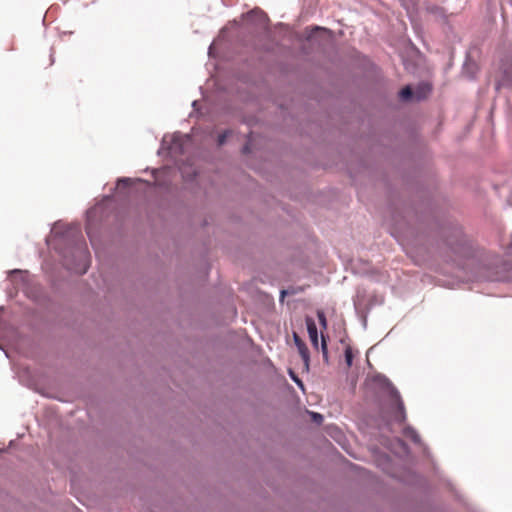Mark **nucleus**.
I'll list each match as a JSON object with an SVG mask.
<instances>
[{"mask_svg": "<svg viewBox=\"0 0 512 512\" xmlns=\"http://www.w3.org/2000/svg\"><path fill=\"white\" fill-rule=\"evenodd\" d=\"M489 281H512V261L496 258L489 267L487 275Z\"/></svg>", "mask_w": 512, "mask_h": 512, "instance_id": "3", "label": "nucleus"}, {"mask_svg": "<svg viewBox=\"0 0 512 512\" xmlns=\"http://www.w3.org/2000/svg\"><path fill=\"white\" fill-rule=\"evenodd\" d=\"M129 182H130V178H121L118 180L117 185L118 186H120V185L126 186L129 184Z\"/></svg>", "mask_w": 512, "mask_h": 512, "instance_id": "18", "label": "nucleus"}, {"mask_svg": "<svg viewBox=\"0 0 512 512\" xmlns=\"http://www.w3.org/2000/svg\"><path fill=\"white\" fill-rule=\"evenodd\" d=\"M242 152H243L244 154H247V153H249V152H250V145H249V143H247V144H245V145L243 146V148H242Z\"/></svg>", "mask_w": 512, "mask_h": 512, "instance_id": "19", "label": "nucleus"}, {"mask_svg": "<svg viewBox=\"0 0 512 512\" xmlns=\"http://www.w3.org/2000/svg\"><path fill=\"white\" fill-rule=\"evenodd\" d=\"M229 133H230L229 131H225V132H223L222 134H220L218 136V145L219 146H221V145H223L225 143L226 138H227Z\"/></svg>", "mask_w": 512, "mask_h": 512, "instance_id": "15", "label": "nucleus"}, {"mask_svg": "<svg viewBox=\"0 0 512 512\" xmlns=\"http://www.w3.org/2000/svg\"><path fill=\"white\" fill-rule=\"evenodd\" d=\"M293 338H294V342H295L296 346L298 347L299 353L305 363V366L308 367V362H309L308 348L306 347L305 343L299 338V336L296 333L293 334Z\"/></svg>", "mask_w": 512, "mask_h": 512, "instance_id": "8", "label": "nucleus"}, {"mask_svg": "<svg viewBox=\"0 0 512 512\" xmlns=\"http://www.w3.org/2000/svg\"><path fill=\"white\" fill-rule=\"evenodd\" d=\"M290 374H291V377H292L293 381H294V382H295V383H296V384H297L301 389H303V383H302V381H301L297 376H295V375L293 374V372H292V371L290 372Z\"/></svg>", "mask_w": 512, "mask_h": 512, "instance_id": "17", "label": "nucleus"}, {"mask_svg": "<svg viewBox=\"0 0 512 512\" xmlns=\"http://www.w3.org/2000/svg\"><path fill=\"white\" fill-rule=\"evenodd\" d=\"M412 94H413V92H412L411 87H410V86H406V87H404V88L399 92V97H400V99H401V100H403V101H407V100L411 99Z\"/></svg>", "mask_w": 512, "mask_h": 512, "instance_id": "11", "label": "nucleus"}, {"mask_svg": "<svg viewBox=\"0 0 512 512\" xmlns=\"http://www.w3.org/2000/svg\"><path fill=\"white\" fill-rule=\"evenodd\" d=\"M403 433L406 437H409L414 443H420V436L413 427H405Z\"/></svg>", "mask_w": 512, "mask_h": 512, "instance_id": "9", "label": "nucleus"}, {"mask_svg": "<svg viewBox=\"0 0 512 512\" xmlns=\"http://www.w3.org/2000/svg\"><path fill=\"white\" fill-rule=\"evenodd\" d=\"M75 254L77 255L79 261L76 264L70 263L68 259H65V265L69 270H72L78 274H84L88 270V257L89 253L85 247H77L75 249Z\"/></svg>", "mask_w": 512, "mask_h": 512, "instance_id": "4", "label": "nucleus"}, {"mask_svg": "<svg viewBox=\"0 0 512 512\" xmlns=\"http://www.w3.org/2000/svg\"><path fill=\"white\" fill-rule=\"evenodd\" d=\"M463 248H464L463 244L460 243V244H458V246L456 248L453 247L452 250L454 253H459V251Z\"/></svg>", "mask_w": 512, "mask_h": 512, "instance_id": "20", "label": "nucleus"}, {"mask_svg": "<svg viewBox=\"0 0 512 512\" xmlns=\"http://www.w3.org/2000/svg\"><path fill=\"white\" fill-rule=\"evenodd\" d=\"M17 272H20L19 270H13L11 271V273H17Z\"/></svg>", "mask_w": 512, "mask_h": 512, "instance_id": "24", "label": "nucleus"}, {"mask_svg": "<svg viewBox=\"0 0 512 512\" xmlns=\"http://www.w3.org/2000/svg\"><path fill=\"white\" fill-rule=\"evenodd\" d=\"M285 294H286V291L282 290V291H281V297H284V296H285Z\"/></svg>", "mask_w": 512, "mask_h": 512, "instance_id": "22", "label": "nucleus"}, {"mask_svg": "<svg viewBox=\"0 0 512 512\" xmlns=\"http://www.w3.org/2000/svg\"><path fill=\"white\" fill-rule=\"evenodd\" d=\"M345 361H346V364L348 367H350L352 365V361H353V355H352V350L350 347H347L345 349Z\"/></svg>", "mask_w": 512, "mask_h": 512, "instance_id": "13", "label": "nucleus"}, {"mask_svg": "<svg viewBox=\"0 0 512 512\" xmlns=\"http://www.w3.org/2000/svg\"><path fill=\"white\" fill-rule=\"evenodd\" d=\"M305 322H306L307 331L309 334L311 344L313 345L314 348L318 349L319 343H318V330H317L316 323H315L314 319L310 316H307L305 318Z\"/></svg>", "mask_w": 512, "mask_h": 512, "instance_id": "5", "label": "nucleus"}, {"mask_svg": "<svg viewBox=\"0 0 512 512\" xmlns=\"http://www.w3.org/2000/svg\"><path fill=\"white\" fill-rule=\"evenodd\" d=\"M321 339H322L321 349H322L324 357H327V355H328L327 344H326L323 334L321 335Z\"/></svg>", "mask_w": 512, "mask_h": 512, "instance_id": "16", "label": "nucleus"}, {"mask_svg": "<svg viewBox=\"0 0 512 512\" xmlns=\"http://www.w3.org/2000/svg\"><path fill=\"white\" fill-rule=\"evenodd\" d=\"M503 81L512 84V50L511 53L503 60Z\"/></svg>", "mask_w": 512, "mask_h": 512, "instance_id": "7", "label": "nucleus"}, {"mask_svg": "<svg viewBox=\"0 0 512 512\" xmlns=\"http://www.w3.org/2000/svg\"><path fill=\"white\" fill-rule=\"evenodd\" d=\"M317 317H318L319 323L322 326V328L326 329L327 328V319H326L325 313L322 310H318Z\"/></svg>", "mask_w": 512, "mask_h": 512, "instance_id": "12", "label": "nucleus"}, {"mask_svg": "<svg viewBox=\"0 0 512 512\" xmlns=\"http://www.w3.org/2000/svg\"><path fill=\"white\" fill-rule=\"evenodd\" d=\"M310 415H311L313 421L316 422L317 424H321L324 420L323 415H321L320 413L310 412Z\"/></svg>", "mask_w": 512, "mask_h": 512, "instance_id": "14", "label": "nucleus"}, {"mask_svg": "<svg viewBox=\"0 0 512 512\" xmlns=\"http://www.w3.org/2000/svg\"><path fill=\"white\" fill-rule=\"evenodd\" d=\"M189 141V135H184L181 133L165 135L162 139L161 150L166 151L172 157H177L184 153L185 146Z\"/></svg>", "mask_w": 512, "mask_h": 512, "instance_id": "2", "label": "nucleus"}, {"mask_svg": "<svg viewBox=\"0 0 512 512\" xmlns=\"http://www.w3.org/2000/svg\"><path fill=\"white\" fill-rule=\"evenodd\" d=\"M374 380L381 387H385L389 391V394H390L392 400L394 401V408H395V412H394V416H393L394 421L399 422V423L404 422L406 420V412H405L404 403L401 399V396H400L398 390L384 376H380V375L376 376L374 378Z\"/></svg>", "mask_w": 512, "mask_h": 512, "instance_id": "1", "label": "nucleus"}, {"mask_svg": "<svg viewBox=\"0 0 512 512\" xmlns=\"http://www.w3.org/2000/svg\"><path fill=\"white\" fill-rule=\"evenodd\" d=\"M500 86H501V83H497V85H496V89H499V88H500Z\"/></svg>", "mask_w": 512, "mask_h": 512, "instance_id": "23", "label": "nucleus"}, {"mask_svg": "<svg viewBox=\"0 0 512 512\" xmlns=\"http://www.w3.org/2000/svg\"><path fill=\"white\" fill-rule=\"evenodd\" d=\"M399 442V444L404 448V450H406V445L404 444L403 441H401L400 439L397 440Z\"/></svg>", "mask_w": 512, "mask_h": 512, "instance_id": "21", "label": "nucleus"}, {"mask_svg": "<svg viewBox=\"0 0 512 512\" xmlns=\"http://www.w3.org/2000/svg\"><path fill=\"white\" fill-rule=\"evenodd\" d=\"M430 91L431 87L428 84H421L416 89V98L418 100L424 99Z\"/></svg>", "mask_w": 512, "mask_h": 512, "instance_id": "10", "label": "nucleus"}, {"mask_svg": "<svg viewBox=\"0 0 512 512\" xmlns=\"http://www.w3.org/2000/svg\"><path fill=\"white\" fill-rule=\"evenodd\" d=\"M245 17L247 20L256 22L261 26H264L268 20L267 15L260 9H253L247 12Z\"/></svg>", "mask_w": 512, "mask_h": 512, "instance_id": "6", "label": "nucleus"}]
</instances>
